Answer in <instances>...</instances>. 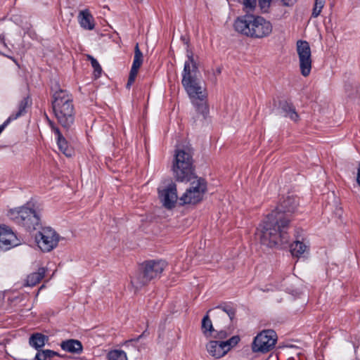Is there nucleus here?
Instances as JSON below:
<instances>
[{
  "instance_id": "1",
  "label": "nucleus",
  "mask_w": 360,
  "mask_h": 360,
  "mask_svg": "<svg viewBox=\"0 0 360 360\" xmlns=\"http://www.w3.org/2000/svg\"><path fill=\"white\" fill-rule=\"evenodd\" d=\"M298 205V199L288 196L276 210L269 214L260 224L259 236L262 244L274 247L288 241V229L292 220V214Z\"/></svg>"
},
{
  "instance_id": "2",
  "label": "nucleus",
  "mask_w": 360,
  "mask_h": 360,
  "mask_svg": "<svg viewBox=\"0 0 360 360\" xmlns=\"http://www.w3.org/2000/svg\"><path fill=\"white\" fill-rule=\"evenodd\" d=\"M187 60L184 63L181 84L197 112L205 119L209 114L207 94L201 82L197 77L198 65L192 51H187Z\"/></svg>"
},
{
  "instance_id": "3",
  "label": "nucleus",
  "mask_w": 360,
  "mask_h": 360,
  "mask_svg": "<svg viewBox=\"0 0 360 360\" xmlns=\"http://www.w3.org/2000/svg\"><path fill=\"white\" fill-rule=\"evenodd\" d=\"M52 108L58 122L63 128L70 129L75 117L72 94L64 89L56 90L52 95Z\"/></svg>"
},
{
  "instance_id": "4",
  "label": "nucleus",
  "mask_w": 360,
  "mask_h": 360,
  "mask_svg": "<svg viewBox=\"0 0 360 360\" xmlns=\"http://www.w3.org/2000/svg\"><path fill=\"white\" fill-rule=\"evenodd\" d=\"M234 28L238 32L255 39L266 37L273 30L270 21L262 16L252 14L238 17L235 20Z\"/></svg>"
},
{
  "instance_id": "5",
  "label": "nucleus",
  "mask_w": 360,
  "mask_h": 360,
  "mask_svg": "<svg viewBox=\"0 0 360 360\" xmlns=\"http://www.w3.org/2000/svg\"><path fill=\"white\" fill-rule=\"evenodd\" d=\"M174 175L177 181L191 180L193 176V158L190 148H177L172 165Z\"/></svg>"
},
{
  "instance_id": "6",
  "label": "nucleus",
  "mask_w": 360,
  "mask_h": 360,
  "mask_svg": "<svg viewBox=\"0 0 360 360\" xmlns=\"http://www.w3.org/2000/svg\"><path fill=\"white\" fill-rule=\"evenodd\" d=\"M166 266L162 260H150L142 264L141 269L131 278V283L136 290L141 289L150 281L160 277Z\"/></svg>"
},
{
  "instance_id": "7",
  "label": "nucleus",
  "mask_w": 360,
  "mask_h": 360,
  "mask_svg": "<svg viewBox=\"0 0 360 360\" xmlns=\"http://www.w3.org/2000/svg\"><path fill=\"white\" fill-rule=\"evenodd\" d=\"M190 187L180 198L183 204H196L202 200L207 191V184L204 179L195 176L191 177Z\"/></svg>"
},
{
  "instance_id": "8",
  "label": "nucleus",
  "mask_w": 360,
  "mask_h": 360,
  "mask_svg": "<svg viewBox=\"0 0 360 360\" xmlns=\"http://www.w3.org/2000/svg\"><path fill=\"white\" fill-rule=\"evenodd\" d=\"M11 217L16 224L29 231L36 230L39 226V216L34 210L27 207H21L18 211L12 212Z\"/></svg>"
},
{
  "instance_id": "9",
  "label": "nucleus",
  "mask_w": 360,
  "mask_h": 360,
  "mask_svg": "<svg viewBox=\"0 0 360 360\" xmlns=\"http://www.w3.org/2000/svg\"><path fill=\"white\" fill-rule=\"evenodd\" d=\"M277 335L273 330H265L259 333L252 342V349L255 352L265 353L274 348Z\"/></svg>"
},
{
  "instance_id": "10",
  "label": "nucleus",
  "mask_w": 360,
  "mask_h": 360,
  "mask_svg": "<svg viewBox=\"0 0 360 360\" xmlns=\"http://www.w3.org/2000/svg\"><path fill=\"white\" fill-rule=\"evenodd\" d=\"M58 239V235L50 227L41 228L35 235L37 245L44 252H49L55 248Z\"/></svg>"
},
{
  "instance_id": "11",
  "label": "nucleus",
  "mask_w": 360,
  "mask_h": 360,
  "mask_svg": "<svg viewBox=\"0 0 360 360\" xmlns=\"http://www.w3.org/2000/svg\"><path fill=\"white\" fill-rule=\"evenodd\" d=\"M297 52L299 56L300 69L302 76L309 75L311 70V53L309 44L306 41H297Z\"/></svg>"
},
{
  "instance_id": "12",
  "label": "nucleus",
  "mask_w": 360,
  "mask_h": 360,
  "mask_svg": "<svg viewBox=\"0 0 360 360\" xmlns=\"http://www.w3.org/2000/svg\"><path fill=\"white\" fill-rule=\"evenodd\" d=\"M20 244V240L8 226H0V249L8 250Z\"/></svg>"
},
{
  "instance_id": "13",
  "label": "nucleus",
  "mask_w": 360,
  "mask_h": 360,
  "mask_svg": "<svg viewBox=\"0 0 360 360\" xmlns=\"http://www.w3.org/2000/svg\"><path fill=\"white\" fill-rule=\"evenodd\" d=\"M159 197L165 207L171 209L174 207L178 198L176 184L171 183L167 188L159 190Z\"/></svg>"
},
{
  "instance_id": "14",
  "label": "nucleus",
  "mask_w": 360,
  "mask_h": 360,
  "mask_svg": "<svg viewBox=\"0 0 360 360\" xmlns=\"http://www.w3.org/2000/svg\"><path fill=\"white\" fill-rule=\"evenodd\" d=\"M143 53L139 49V44H136L134 48V60L127 84V87L130 86L135 81L136 77L139 72V69L143 63Z\"/></svg>"
},
{
  "instance_id": "15",
  "label": "nucleus",
  "mask_w": 360,
  "mask_h": 360,
  "mask_svg": "<svg viewBox=\"0 0 360 360\" xmlns=\"http://www.w3.org/2000/svg\"><path fill=\"white\" fill-rule=\"evenodd\" d=\"M49 126L52 131L55 134L57 145L59 150L66 156L70 157L72 154V150L69 147L68 141L62 135L59 128L56 126L53 122L49 120Z\"/></svg>"
},
{
  "instance_id": "16",
  "label": "nucleus",
  "mask_w": 360,
  "mask_h": 360,
  "mask_svg": "<svg viewBox=\"0 0 360 360\" xmlns=\"http://www.w3.org/2000/svg\"><path fill=\"white\" fill-rule=\"evenodd\" d=\"M290 252L292 256L296 257H305L309 254V245L303 238L300 240L298 238L291 244Z\"/></svg>"
},
{
  "instance_id": "17",
  "label": "nucleus",
  "mask_w": 360,
  "mask_h": 360,
  "mask_svg": "<svg viewBox=\"0 0 360 360\" xmlns=\"http://www.w3.org/2000/svg\"><path fill=\"white\" fill-rule=\"evenodd\" d=\"M60 346L63 351L72 354H81L83 350V346L81 342L75 339L62 341Z\"/></svg>"
},
{
  "instance_id": "18",
  "label": "nucleus",
  "mask_w": 360,
  "mask_h": 360,
  "mask_svg": "<svg viewBox=\"0 0 360 360\" xmlns=\"http://www.w3.org/2000/svg\"><path fill=\"white\" fill-rule=\"evenodd\" d=\"M206 347L209 354L217 359L221 358L226 354L222 341L212 340L209 342Z\"/></svg>"
},
{
  "instance_id": "19",
  "label": "nucleus",
  "mask_w": 360,
  "mask_h": 360,
  "mask_svg": "<svg viewBox=\"0 0 360 360\" xmlns=\"http://www.w3.org/2000/svg\"><path fill=\"white\" fill-rule=\"evenodd\" d=\"M78 20L80 26L84 30H92L95 27L94 18L87 9L79 13Z\"/></svg>"
},
{
  "instance_id": "20",
  "label": "nucleus",
  "mask_w": 360,
  "mask_h": 360,
  "mask_svg": "<svg viewBox=\"0 0 360 360\" xmlns=\"http://www.w3.org/2000/svg\"><path fill=\"white\" fill-rule=\"evenodd\" d=\"M280 106L281 112L284 117H288L295 122L299 121L300 116L292 104L288 103V102H282L280 103Z\"/></svg>"
},
{
  "instance_id": "21",
  "label": "nucleus",
  "mask_w": 360,
  "mask_h": 360,
  "mask_svg": "<svg viewBox=\"0 0 360 360\" xmlns=\"http://www.w3.org/2000/svg\"><path fill=\"white\" fill-rule=\"evenodd\" d=\"M49 341V337L39 333H33L29 339L30 345L37 350L41 349Z\"/></svg>"
},
{
  "instance_id": "22",
  "label": "nucleus",
  "mask_w": 360,
  "mask_h": 360,
  "mask_svg": "<svg viewBox=\"0 0 360 360\" xmlns=\"http://www.w3.org/2000/svg\"><path fill=\"white\" fill-rule=\"evenodd\" d=\"M46 273V270L44 268L41 267L38 269L37 272H34L30 274L26 280L27 285L28 286H34L44 277Z\"/></svg>"
},
{
  "instance_id": "23",
  "label": "nucleus",
  "mask_w": 360,
  "mask_h": 360,
  "mask_svg": "<svg viewBox=\"0 0 360 360\" xmlns=\"http://www.w3.org/2000/svg\"><path fill=\"white\" fill-rule=\"evenodd\" d=\"M59 354L51 349H39L35 355L34 360H51L55 356Z\"/></svg>"
},
{
  "instance_id": "24",
  "label": "nucleus",
  "mask_w": 360,
  "mask_h": 360,
  "mask_svg": "<svg viewBox=\"0 0 360 360\" xmlns=\"http://www.w3.org/2000/svg\"><path fill=\"white\" fill-rule=\"evenodd\" d=\"M202 330L205 335L214 331L212 323L208 314H206L202 320Z\"/></svg>"
},
{
  "instance_id": "25",
  "label": "nucleus",
  "mask_w": 360,
  "mask_h": 360,
  "mask_svg": "<svg viewBox=\"0 0 360 360\" xmlns=\"http://www.w3.org/2000/svg\"><path fill=\"white\" fill-rule=\"evenodd\" d=\"M108 360H127L126 353L120 349H115L109 352L108 354Z\"/></svg>"
},
{
  "instance_id": "26",
  "label": "nucleus",
  "mask_w": 360,
  "mask_h": 360,
  "mask_svg": "<svg viewBox=\"0 0 360 360\" xmlns=\"http://www.w3.org/2000/svg\"><path fill=\"white\" fill-rule=\"evenodd\" d=\"M240 341V338L238 335L233 336L226 341H222L223 346L226 349V353L231 349V347L236 345Z\"/></svg>"
},
{
  "instance_id": "27",
  "label": "nucleus",
  "mask_w": 360,
  "mask_h": 360,
  "mask_svg": "<svg viewBox=\"0 0 360 360\" xmlns=\"http://www.w3.org/2000/svg\"><path fill=\"white\" fill-rule=\"evenodd\" d=\"M325 4V0H316L314 6L312 11V17L316 18L318 17L321 12L322 8H323Z\"/></svg>"
},
{
  "instance_id": "28",
  "label": "nucleus",
  "mask_w": 360,
  "mask_h": 360,
  "mask_svg": "<svg viewBox=\"0 0 360 360\" xmlns=\"http://www.w3.org/2000/svg\"><path fill=\"white\" fill-rule=\"evenodd\" d=\"M217 309H221L223 312L226 313L229 316L230 320L232 321L235 318L236 310L232 307H218Z\"/></svg>"
},
{
  "instance_id": "29",
  "label": "nucleus",
  "mask_w": 360,
  "mask_h": 360,
  "mask_svg": "<svg viewBox=\"0 0 360 360\" xmlns=\"http://www.w3.org/2000/svg\"><path fill=\"white\" fill-rule=\"evenodd\" d=\"M90 58H91V65L94 69L95 75L96 77H99L101 73L102 68L96 59H95L93 57H90Z\"/></svg>"
},
{
  "instance_id": "30",
  "label": "nucleus",
  "mask_w": 360,
  "mask_h": 360,
  "mask_svg": "<svg viewBox=\"0 0 360 360\" xmlns=\"http://www.w3.org/2000/svg\"><path fill=\"white\" fill-rule=\"evenodd\" d=\"M257 4V0H243V5L247 12L254 10Z\"/></svg>"
},
{
  "instance_id": "31",
  "label": "nucleus",
  "mask_w": 360,
  "mask_h": 360,
  "mask_svg": "<svg viewBox=\"0 0 360 360\" xmlns=\"http://www.w3.org/2000/svg\"><path fill=\"white\" fill-rule=\"evenodd\" d=\"M271 0H259V5L262 9L268 8L269 6Z\"/></svg>"
},
{
  "instance_id": "32",
  "label": "nucleus",
  "mask_w": 360,
  "mask_h": 360,
  "mask_svg": "<svg viewBox=\"0 0 360 360\" xmlns=\"http://www.w3.org/2000/svg\"><path fill=\"white\" fill-rule=\"evenodd\" d=\"M227 337V333L225 330H220L214 335L215 338L223 339Z\"/></svg>"
},
{
  "instance_id": "33",
  "label": "nucleus",
  "mask_w": 360,
  "mask_h": 360,
  "mask_svg": "<svg viewBox=\"0 0 360 360\" xmlns=\"http://www.w3.org/2000/svg\"><path fill=\"white\" fill-rule=\"evenodd\" d=\"M283 5L286 6H292L295 2V0H281Z\"/></svg>"
},
{
  "instance_id": "34",
  "label": "nucleus",
  "mask_w": 360,
  "mask_h": 360,
  "mask_svg": "<svg viewBox=\"0 0 360 360\" xmlns=\"http://www.w3.org/2000/svg\"><path fill=\"white\" fill-rule=\"evenodd\" d=\"M356 180H357L359 185L360 186V163H359V168H358Z\"/></svg>"
},
{
  "instance_id": "35",
  "label": "nucleus",
  "mask_w": 360,
  "mask_h": 360,
  "mask_svg": "<svg viewBox=\"0 0 360 360\" xmlns=\"http://www.w3.org/2000/svg\"><path fill=\"white\" fill-rule=\"evenodd\" d=\"M0 41L2 42V44H4V46H6V44L5 42V40H4V35H0Z\"/></svg>"
},
{
  "instance_id": "36",
  "label": "nucleus",
  "mask_w": 360,
  "mask_h": 360,
  "mask_svg": "<svg viewBox=\"0 0 360 360\" xmlns=\"http://www.w3.org/2000/svg\"><path fill=\"white\" fill-rule=\"evenodd\" d=\"M221 68H217L216 69V72H217V74H220V73H221Z\"/></svg>"
},
{
  "instance_id": "37",
  "label": "nucleus",
  "mask_w": 360,
  "mask_h": 360,
  "mask_svg": "<svg viewBox=\"0 0 360 360\" xmlns=\"http://www.w3.org/2000/svg\"><path fill=\"white\" fill-rule=\"evenodd\" d=\"M135 1H137V2H140V1H141L142 0H135Z\"/></svg>"
}]
</instances>
